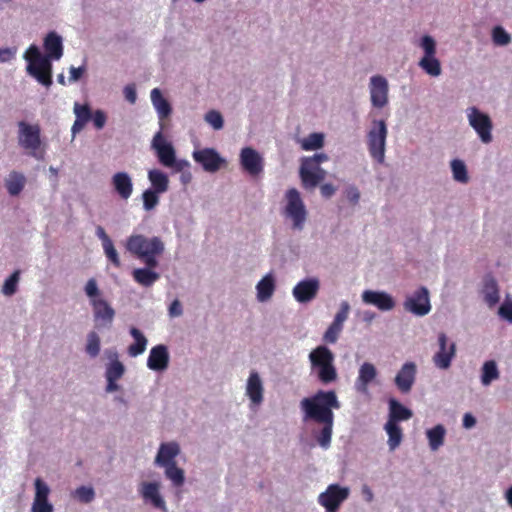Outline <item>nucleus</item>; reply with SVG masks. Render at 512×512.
Instances as JSON below:
<instances>
[{
  "label": "nucleus",
  "mask_w": 512,
  "mask_h": 512,
  "mask_svg": "<svg viewBox=\"0 0 512 512\" xmlns=\"http://www.w3.org/2000/svg\"><path fill=\"white\" fill-rule=\"evenodd\" d=\"M301 408L306 418L315 422L334 421L333 409L340 408L335 391L319 390L312 397L302 399Z\"/></svg>",
  "instance_id": "obj_1"
},
{
  "label": "nucleus",
  "mask_w": 512,
  "mask_h": 512,
  "mask_svg": "<svg viewBox=\"0 0 512 512\" xmlns=\"http://www.w3.org/2000/svg\"><path fill=\"white\" fill-rule=\"evenodd\" d=\"M126 249L149 268H156L158 266L157 257L163 253L164 244L159 237L147 238L144 235L136 234L128 237Z\"/></svg>",
  "instance_id": "obj_2"
},
{
  "label": "nucleus",
  "mask_w": 512,
  "mask_h": 512,
  "mask_svg": "<svg viewBox=\"0 0 512 512\" xmlns=\"http://www.w3.org/2000/svg\"><path fill=\"white\" fill-rule=\"evenodd\" d=\"M84 291L90 299V304L93 309L94 319L97 326L110 325L115 317V310L108 301L103 298L96 279H89L84 287Z\"/></svg>",
  "instance_id": "obj_3"
},
{
  "label": "nucleus",
  "mask_w": 512,
  "mask_h": 512,
  "mask_svg": "<svg viewBox=\"0 0 512 512\" xmlns=\"http://www.w3.org/2000/svg\"><path fill=\"white\" fill-rule=\"evenodd\" d=\"M28 62L27 72L45 87L52 85V64L48 57L43 56L36 45H31L24 54Z\"/></svg>",
  "instance_id": "obj_4"
},
{
  "label": "nucleus",
  "mask_w": 512,
  "mask_h": 512,
  "mask_svg": "<svg viewBox=\"0 0 512 512\" xmlns=\"http://www.w3.org/2000/svg\"><path fill=\"white\" fill-rule=\"evenodd\" d=\"M18 143L36 159H43L45 145L41 139L39 124H29L25 121L18 122Z\"/></svg>",
  "instance_id": "obj_5"
},
{
  "label": "nucleus",
  "mask_w": 512,
  "mask_h": 512,
  "mask_svg": "<svg viewBox=\"0 0 512 512\" xmlns=\"http://www.w3.org/2000/svg\"><path fill=\"white\" fill-rule=\"evenodd\" d=\"M309 359L313 368H317L318 379L328 384L337 379V371L333 365L334 355L326 346H318L310 354Z\"/></svg>",
  "instance_id": "obj_6"
},
{
  "label": "nucleus",
  "mask_w": 512,
  "mask_h": 512,
  "mask_svg": "<svg viewBox=\"0 0 512 512\" xmlns=\"http://www.w3.org/2000/svg\"><path fill=\"white\" fill-rule=\"evenodd\" d=\"M151 147L156 152L158 161L165 167L173 168L177 172H180L188 165L186 161H178L176 159L175 149L173 145L165 139L163 130L158 131L154 135Z\"/></svg>",
  "instance_id": "obj_7"
},
{
  "label": "nucleus",
  "mask_w": 512,
  "mask_h": 512,
  "mask_svg": "<svg viewBox=\"0 0 512 512\" xmlns=\"http://www.w3.org/2000/svg\"><path fill=\"white\" fill-rule=\"evenodd\" d=\"M387 127L384 120L373 121L372 128L368 132L367 142L371 157L378 163L384 161Z\"/></svg>",
  "instance_id": "obj_8"
},
{
  "label": "nucleus",
  "mask_w": 512,
  "mask_h": 512,
  "mask_svg": "<svg viewBox=\"0 0 512 512\" xmlns=\"http://www.w3.org/2000/svg\"><path fill=\"white\" fill-rule=\"evenodd\" d=\"M287 204L285 206V216L293 222V228L302 230L306 221L307 211L301 199L300 193L295 188H290L286 192Z\"/></svg>",
  "instance_id": "obj_9"
},
{
  "label": "nucleus",
  "mask_w": 512,
  "mask_h": 512,
  "mask_svg": "<svg viewBox=\"0 0 512 512\" xmlns=\"http://www.w3.org/2000/svg\"><path fill=\"white\" fill-rule=\"evenodd\" d=\"M348 487L339 484H330L326 490L318 496V502L326 512H338L341 504L349 497Z\"/></svg>",
  "instance_id": "obj_10"
},
{
  "label": "nucleus",
  "mask_w": 512,
  "mask_h": 512,
  "mask_svg": "<svg viewBox=\"0 0 512 512\" xmlns=\"http://www.w3.org/2000/svg\"><path fill=\"white\" fill-rule=\"evenodd\" d=\"M299 174L303 187L306 189L315 188L326 177V171L320 167V164H317L308 157L301 159Z\"/></svg>",
  "instance_id": "obj_11"
},
{
  "label": "nucleus",
  "mask_w": 512,
  "mask_h": 512,
  "mask_svg": "<svg viewBox=\"0 0 512 512\" xmlns=\"http://www.w3.org/2000/svg\"><path fill=\"white\" fill-rule=\"evenodd\" d=\"M403 306L406 311L416 316L427 315L431 310L428 289L423 286L418 288L405 299Z\"/></svg>",
  "instance_id": "obj_12"
},
{
  "label": "nucleus",
  "mask_w": 512,
  "mask_h": 512,
  "mask_svg": "<svg viewBox=\"0 0 512 512\" xmlns=\"http://www.w3.org/2000/svg\"><path fill=\"white\" fill-rule=\"evenodd\" d=\"M438 345L439 350L433 356V363L437 368L447 370L456 355V345L454 342L449 343L443 332L438 334Z\"/></svg>",
  "instance_id": "obj_13"
},
{
  "label": "nucleus",
  "mask_w": 512,
  "mask_h": 512,
  "mask_svg": "<svg viewBox=\"0 0 512 512\" xmlns=\"http://www.w3.org/2000/svg\"><path fill=\"white\" fill-rule=\"evenodd\" d=\"M469 124L477 132L483 143L492 141V121L490 117L479 111L476 107L470 108L468 114Z\"/></svg>",
  "instance_id": "obj_14"
},
{
  "label": "nucleus",
  "mask_w": 512,
  "mask_h": 512,
  "mask_svg": "<svg viewBox=\"0 0 512 512\" xmlns=\"http://www.w3.org/2000/svg\"><path fill=\"white\" fill-rule=\"evenodd\" d=\"M193 159L207 172H216L225 163V160L213 148L194 151Z\"/></svg>",
  "instance_id": "obj_15"
},
{
  "label": "nucleus",
  "mask_w": 512,
  "mask_h": 512,
  "mask_svg": "<svg viewBox=\"0 0 512 512\" xmlns=\"http://www.w3.org/2000/svg\"><path fill=\"white\" fill-rule=\"evenodd\" d=\"M350 311V305L347 301H343L339 311L336 313L333 322L329 325L324 333L323 340L326 343H336L340 333L343 330V324L347 320Z\"/></svg>",
  "instance_id": "obj_16"
},
{
  "label": "nucleus",
  "mask_w": 512,
  "mask_h": 512,
  "mask_svg": "<svg viewBox=\"0 0 512 512\" xmlns=\"http://www.w3.org/2000/svg\"><path fill=\"white\" fill-rule=\"evenodd\" d=\"M240 164L244 171L251 176H257L263 171V158L251 147H245L240 153Z\"/></svg>",
  "instance_id": "obj_17"
},
{
  "label": "nucleus",
  "mask_w": 512,
  "mask_h": 512,
  "mask_svg": "<svg viewBox=\"0 0 512 512\" xmlns=\"http://www.w3.org/2000/svg\"><path fill=\"white\" fill-rule=\"evenodd\" d=\"M388 82L381 75L372 76L370 79L371 102L374 107L383 108L388 102Z\"/></svg>",
  "instance_id": "obj_18"
},
{
  "label": "nucleus",
  "mask_w": 512,
  "mask_h": 512,
  "mask_svg": "<svg viewBox=\"0 0 512 512\" xmlns=\"http://www.w3.org/2000/svg\"><path fill=\"white\" fill-rule=\"evenodd\" d=\"M417 367L414 362H406L395 377V385L400 392L409 393L415 383Z\"/></svg>",
  "instance_id": "obj_19"
},
{
  "label": "nucleus",
  "mask_w": 512,
  "mask_h": 512,
  "mask_svg": "<svg viewBox=\"0 0 512 512\" xmlns=\"http://www.w3.org/2000/svg\"><path fill=\"white\" fill-rule=\"evenodd\" d=\"M364 303L373 305L381 311H390L395 307L393 297L383 291L365 290L362 293Z\"/></svg>",
  "instance_id": "obj_20"
},
{
  "label": "nucleus",
  "mask_w": 512,
  "mask_h": 512,
  "mask_svg": "<svg viewBox=\"0 0 512 512\" xmlns=\"http://www.w3.org/2000/svg\"><path fill=\"white\" fill-rule=\"evenodd\" d=\"M319 290V281L315 278L300 281L293 288V296L300 303H307L313 300Z\"/></svg>",
  "instance_id": "obj_21"
},
{
  "label": "nucleus",
  "mask_w": 512,
  "mask_h": 512,
  "mask_svg": "<svg viewBox=\"0 0 512 512\" xmlns=\"http://www.w3.org/2000/svg\"><path fill=\"white\" fill-rule=\"evenodd\" d=\"M169 365V353L165 345L154 346L149 353L147 366L153 371H163Z\"/></svg>",
  "instance_id": "obj_22"
},
{
  "label": "nucleus",
  "mask_w": 512,
  "mask_h": 512,
  "mask_svg": "<svg viewBox=\"0 0 512 512\" xmlns=\"http://www.w3.org/2000/svg\"><path fill=\"white\" fill-rule=\"evenodd\" d=\"M180 453V446L177 442H165L159 447L158 453L155 457V464L160 467H165L176 463L175 458Z\"/></svg>",
  "instance_id": "obj_23"
},
{
  "label": "nucleus",
  "mask_w": 512,
  "mask_h": 512,
  "mask_svg": "<svg viewBox=\"0 0 512 512\" xmlns=\"http://www.w3.org/2000/svg\"><path fill=\"white\" fill-rule=\"evenodd\" d=\"M111 183L115 192L121 199L127 200L130 198L133 193V182L127 172L115 173L112 176Z\"/></svg>",
  "instance_id": "obj_24"
},
{
  "label": "nucleus",
  "mask_w": 512,
  "mask_h": 512,
  "mask_svg": "<svg viewBox=\"0 0 512 512\" xmlns=\"http://www.w3.org/2000/svg\"><path fill=\"white\" fill-rule=\"evenodd\" d=\"M263 392L264 388L259 374L256 371H252L247 380L246 395L253 405L258 406L263 401Z\"/></svg>",
  "instance_id": "obj_25"
},
{
  "label": "nucleus",
  "mask_w": 512,
  "mask_h": 512,
  "mask_svg": "<svg viewBox=\"0 0 512 512\" xmlns=\"http://www.w3.org/2000/svg\"><path fill=\"white\" fill-rule=\"evenodd\" d=\"M140 493L145 500H148L152 505L159 509H165V501L159 493V483L157 482H143L141 484Z\"/></svg>",
  "instance_id": "obj_26"
},
{
  "label": "nucleus",
  "mask_w": 512,
  "mask_h": 512,
  "mask_svg": "<svg viewBox=\"0 0 512 512\" xmlns=\"http://www.w3.org/2000/svg\"><path fill=\"white\" fill-rule=\"evenodd\" d=\"M377 375L376 368L373 364L365 362L359 369V375L355 383L356 390L361 393H367L368 385L375 379Z\"/></svg>",
  "instance_id": "obj_27"
},
{
  "label": "nucleus",
  "mask_w": 512,
  "mask_h": 512,
  "mask_svg": "<svg viewBox=\"0 0 512 512\" xmlns=\"http://www.w3.org/2000/svg\"><path fill=\"white\" fill-rule=\"evenodd\" d=\"M151 101L158 113V117L160 120L161 130L164 129L163 121L169 117L172 112L171 105L169 102L163 97L161 91L158 88H154L151 91Z\"/></svg>",
  "instance_id": "obj_28"
},
{
  "label": "nucleus",
  "mask_w": 512,
  "mask_h": 512,
  "mask_svg": "<svg viewBox=\"0 0 512 512\" xmlns=\"http://www.w3.org/2000/svg\"><path fill=\"white\" fill-rule=\"evenodd\" d=\"M44 49L46 51V57L50 60H59L63 55L61 37L55 32H49L44 39Z\"/></svg>",
  "instance_id": "obj_29"
},
{
  "label": "nucleus",
  "mask_w": 512,
  "mask_h": 512,
  "mask_svg": "<svg viewBox=\"0 0 512 512\" xmlns=\"http://www.w3.org/2000/svg\"><path fill=\"white\" fill-rule=\"evenodd\" d=\"M34 485L35 497L32 508L53 507V505L48 501V496L50 493L49 486L39 477L35 479Z\"/></svg>",
  "instance_id": "obj_30"
},
{
  "label": "nucleus",
  "mask_w": 512,
  "mask_h": 512,
  "mask_svg": "<svg viewBox=\"0 0 512 512\" xmlns=\"http://www.w3.org/2000/svg\"><path fill=\"white\" fill-rule=\"evenodd\" d=\"M275 287L274 276L268 273L256 285L257 299L260 302L269 300L275 291Z\"/></svg>",
  "instance_id": "obj_31"
},
{
  "label": "nucleus",
  "mask_w": 512,
  "mask_h": 512,
  "mask_svg": "<svg viewBox=\"0 0 512 512\" xmlns=\"http://www.w3.org/2000/svg\"><path fill=\"white\" fill-rule=\"evenodd\" d=\"M152 269L148 266L134 269L132 272L134 281L144 287L152 286L160 278V275Z\"/></svg>",
  "instance_id": "obj_32"
},
{
  "label": "nucleus",
  "mask_w": 512,
  "mask_h": 512,
  "mask_svg": "<svg viewBox=\"0 0 512 512\" xmlns=\"http://www.w3.org/2000/svg\"><path fill=\"white\" fill-rule=\"evenodd\" d=\"M26 177L17 171H12L5 180V187L11 196H18L24 189Z\"/></svg>",
  "instance_id": "obj_33"
},
{
  "label": "nucleus",
  "mask_w": 512,
  "mask_h": 512,
  "mask_svg": "<svg viewBox=\"0 0 512 512\" xmlns=\"http://www.w3.org/2000/svg\"><path fill=\"white\" fill-rule=\"evenodd\" d=\"M389 419L388 422L397 423L399 421L408 420L412 417V411L395 399L389 401Z\"/></svg>",
  "instance_id": "obj_34"
},
{
  "label": "nucleus",
  "mask_w": 512,
  "mask_h": 512,
  "mask_svg": "<svg viewBox=\"0 0 512 512\" xmlns=\"http://www.w3.org/2000/svg\"><path fill=\"white\" fill-rule=\"evenodd\" d=\"M148 179L152 185V190L159 193H164L169 188L168 176L158 169H152L148 171Z\"/></svg>",
  "instance_id": "obj_35"
},
{
  "label": "nucleus",
  "mask_w": 512,
  "mask_h": 512,
  "mask_svg": "<svg viewBox=\"0 0 512 512\" xmlns=\"http://www.w3.org/2000/svg\"><path fill=\"white\" fill-rule=\"evenodd\" d=\"M130 334L134 338L135 342L128 347V354L131 357H137L145 351L147 346V339L136 327H132L130 329Z\"/></svg>",
  "instance_id": "obj_36"
},
{
  "label": "nucleus",
  "mask_w": 512,
  "mask_h": 512,
  "mask_svg": "<svg viewBox=\"0 0 512 512\" xmlns=\"http://www.w3.org/2000/svg\"><path fill=\"white\" fill-rule=\"evenodd\" d=\"M388 434V446L391 451L395 450L402 441V429L397 423L388 422L385 424Z\"/></svg>",
  "instance_id": "obj_37"
},
{
  "label": "nucleus",
  "mask_w": 512,
  "mask_h": 512,
  "mask_svg": "<svg viewBox=\"0 0 512 512\" xmlns=\"http://www.w3.org/2000/svg\"><path fill=\"white\" fill-rule=\"evenodd\" d=\"M445 428L442 425H436L427 431V438L431 450H438L444 443Z\"/></svg>",
  "instance_id": "obj_38"
},
{
  "label": "nucleus",
  "mask_w": 512,
  "mask_h": 512,
  "mask_svg": "<svg viewBox=\"0 0 512 512\" xmlns=\"http://www.w3.org/2000/svg\"><path fill=\"white\" fill-rule=\"evenodd\" d=\"M318 423L323 424V427L319 433L315 435V438L322 448L327 449L331 444L334 421H323Z\"/></svg>",
  "instance_id": "obj_39"
},
{
  "label": "nucleus",
  "mask_w": 512,
  "mask_h": 512,
  "mask_svg": "<svg viewBox=\"0 0 512 512\" xmlns=\"http://www.w3.org/2000/svg\"><path fill=\"white\" fill-rule=\"evenodd\" d=\"M419 66L430 76L437 77L441 74L440 61L435 56L422 57Z\"/></svg>",
  "instance_id": "obj_40"
},
{
  "label": "nucleus",
  "mask_w": 512,
  "mask_h": 512,
  "mask_svg": "<svg viewBox=\"0 0 512 512\" xmlns=\"http://www.w3.org/2000/svg\"><path fill=\"white\" fill-rule=\"evenodd\" d=\"M499 378V371L496 365V362L493 360L486 361L482 367V375L481 382L483 385L487 386L491 384L492 381Z\"/></svg>",
  "instance_id": "obj_41"
},
{
  "label": "nucleus",
  "mask_w": 512,
  "mask_h": 512,
  "mask_svg": "<svg viewBox=\"0 0 512 512\" xmlns=\"http://www.w3.org/2000/svg\"><path fill=\"white\" fill-rule=\"evenodd\" d=\"M165 476L171 480L175 487H180L184 484L185 475L183 469L177 467V464L165 466Z\"/></svg>",
  "instance_id": "obj_42"
},
{
  "label": "nucleus",
  "mask_w": 512,
  "mask_h": 512,
  "mask_svg": "<svg viewBox=\"0 0 512 512\" xmlns=\"http://www.w3.org/2000/svg\"><path fill=\"white\" fill-rule=\"evenodd\" d=\"M324 135L322 133H311L301 141V148L305 151H312L322 148Z\"/></svg>",
  "instance_id": "obj_43"
},
{
  "label": "nucleus",
  "mask_w": 512,
  "mask_h": 512,
  "mask_svg": "<svg viewBox=\"0 0 512 512\" xmlns=\"http://www.w3.org/2000/svg\"><path fill=\"white\" fill-rule=\"evenodd\" d=\"M20 270H15L4 282L1 292L5 296H12L17 292L20 281Z\"/></svg>",
  "instance_id": "obj_44"
},
{
  "label": "nucleus",
  "mask_w": 512,
  "mask_h": 512,
  "mask_svg": "<svg viewBox=\"0 0 512 512\" xmlns=\"http://www.w3.org/2000/svg\"><path fill=\"white\" fill-rule=\"evenodd\" d=\"M451 169L453 178L460 183H467L469 180L466 165L459 159H454L451 162Z\"/></svg>",
  "instance_id": "obj_45"
},
{
  "label": "nucleus",
  "mask_w": 512,
  "mask_h": 512,
  "mask_svg": "<svg viewBox=\"0 0 512 512\" xmlns=\"http://www.w3.org/2000/svg\"><path fill=\"white\" fill-rule=\"evenodd\" d=\"M87 354L95 358L100 352V337L94 331H91L87 336V343L85 348Z\"/></svg>",
  "instance_id": "obj_46"
},
{
  "label": "nucleus",
  "mask_w": 512,
  "mask_h": 512,
  "mask_svg": "<svg viewBox=\"0 0 512 512\" xmlns=\"http://www.w3.org/2000/svg\"><path fill=\"white\" fill-rule=\"evenodd\" d=\"M159 192L152 189H147L142 194L143 207L146 211L153 210L159 203Z\"/></svg>",
  "instance_id": "obj_47"
},
{
  "label": "nucleus",
  "mask_w": 512,
  "mask_h": 512,
  "mask_svg": "<svg viewBox=\"0 0 512 512\" xmlns=\"http://www.w3.org/2000/svg\"><path fill=\"white\" fill-rule=\"evenodd\" d=\"M124 365L119 360L112 361L106 370V379L119 380L124 374Z\"/></svg>",
  "instance_id": "obj_48"
},
{
  "label": "nucleus",
  "mask_w": 512,
  "mask_h": 512,
  "mask_svg": "<svg viewBox=\"0 0 512 512\" xmlns=\"http://www.w3.org/2000/svg\"><path fill=\"white\" fill-rule=\"evenodd\" d=\"M492 39L496 45L504 46L510 43V35L501 27L496 26L492 31Z\"/></svg>",
  "instance_id": "obj_49"
},
{
  "label": "nucleus",
  "mask_w": 512,
  "mask_h": 512,
  "mask_svg": "<svg viewBox=\"0 0 512 512\" xmlns=\"http://www.w3.org/2000/svg\"><path fill=\"white\" fill-rule=\"evenodd\" d=\"M205 121L210 124L215 130L223 128L224 120L220 112L216 110H210L205 115Z\"/></svg>",
  "instance_id": "obj_50"
},
{
  "label": "nucleus",
  "mask_w": 512,
  "mask_h": 512,
  "mask_svg": "<svg viewBox=\"0 0 512 512\" xmlns=\"http://www.w3.org/2000/svg\"><path fill=\"white\" fill-rule=\"evenodd\" d=\"M420 46L424 50L423 57L435 56L436 42L431 36H429V35L423 36L421 38Z\"/></svg>",
  "instance_id": "obj_51"
},
{
  "label": "nucleus",
  "mask_w": 512,
  "mask_h": 512,
  "mask_svg": "<svg viewBox=\"0 0 512 512\" xmlns=\"http://www.w3.org/2000/svg\"><path fill=\"white\" fill-rule=\"evenodd\" d=\"M74 113H75L77 119L84 121V122L90 121L91 117H92V111L88 104L82 105L79 103H75L74 104Z\"/></svg>",
  "instance_id": "obj_52"
},
{
  "label": "nucleus",
  "mask_w": 512,
  "mask_h": 512,
  "mask_svg": "<svg viewBox=\"0 0 512 512\" xmlns=\"http://www.w3.org/2000/svg\"><path fill=\"white\" fill-rule=\"evenodd\" d=\"M75 496L82 503H90L94 499L95 493L91 487L80 486L76 489Z\"/></svg>",
  "instance_id": "obj_53"
},
{
  "label": "nucleus",
  "mask_w": 512,
  "mask_h": 512,
  "mask_svg": "<svg viewBox=\"0 0 512 512\" xmlns=\"http://www.w3.org/2000/svg\"><path fill=\"white\" fill-rule=\"evenodd\" d=\"M104 253L107 257V259L117 268L121 266V261L119 258V255L114 247L113 242L109 244H105L103 246Z\"/></svg>",
  "instance_id": "obj_54"
},
{
  "label": "nucleus",
  "mask_w": 512,
  "mask_h": 512,
  "mask_svg": "<svg viewBox=\"0 0 512 512\" xmlns=\"http://www.w3.org/2000/svg\"><path fill=\"white\" fill-rule=\"evenodd\" d=\"M91 120L93 121V125L97 130H101L107 120V116L104 111L98 109L92 113Z\"/></svg>",
  "instance_id": "obj_55"
},
{
  "label": "nucleus",
  "mask_w": 512,
  "mask_h": 512,
  "mask_svg": "<svg viewBox=\"0 0 512 512\" xmlns=\"http://www.w3.org/2000/svg\"><path fill=\"white\" fill-rule=\"evenodd\" d=\"M345 195L347 200L353 205H356L360 199V192L355 186L348 187L345 191Z\"/></svg>",
  "instance_id": "obj_56"
},
{
  "label": "nucleus",
  "mask_w": 512,
  "mask_h": 512,
  "mask_svg": "<svg viewBox=\"0 0 512 512\" xmlns=\"http://www.w3.org/2000/svg\"><path fill=\"white\" fill-rule=\"evenodd\" d=\"M499 314L512 323V302H505L499 308Z\"/></svg>",
  "instance_id": "obj_57"
},
{
  "label": "nucleus",
  "mask_w": 512,
  "mask_h": 512,
  "mask_svg": "<svg viewBox=\"0 0 512 512\" xmlns=\"http://www.w3.org/2000/svg\"><path fill=\"white\" fill-rule=\"evenodd\" d=\"M124 96H125L126 100L129 101L130 103H135L136 98H137L135 87L133 85H127L124 88Z\"/></svg>",
  "instance_id": "obj_58"
},
{
  "label": "nucleus",
  "mask_w": 512,
  "mask_h": 512,
  "mask_svg": "<svg viewBox=\"0 0 512 512\" xmlns=\"http://www.w3.org/2000/svg\"><path fill=\"white\" fill-rule=\"evenodd\" d=\"M85 72V68L84 67H71L70 68V77H69V80L71 82H76L78 81L81 76L83 75V73Z\"/></svg>",
  "instance_id": "obj_59"
},
{
  "label": "nucleus",
  "mask_w": 512,
  "mask_h": 512,
  "mask_svg": "<svg viewBox=\"0 0 512 512\" xmlns=\"http://www.w3.org/2000/svg\"><path fill=\"white\" fill-rule=\"evenodd\" d=\"M15 56V50L10 48H0V62H8Z\"/></svg>",
  "instance_id": "obj_60"
},
{
  "label": "nucleus",
  "mask_w": 512,
  "mask_h": 512,
  "mask_svg": "<svg viewBox=\"0 0 512 512\" xmlns=\"http://www.w3.org/2000/svg\"><path fill=\"white\" fill-rule=\"evenodd\" d=\"M320 191L323 197L330 198L335 194L336 188L332 184L326 183L320 187Z\"/></svg>",
  "instance_id": "obj_61"
},
{
  "label": "nucleus",
  "mask_w": 512,
  "mask_h": 512,
  "mask_svg": "<svg viewBox=\"0 0 512 512\" xmlns=\"http://www.w3.org/2000/svg\"><path fill=\"white\" fill-rule=\"evenodd\" d=\"M96 235L102 241V246L112 242V240L107 235L106 231L104 230V228L102 226H97V228H96Z\"/></svg>",
  "instance_id": "obj_62"
},
{
  "label": "nucleus",
  "mask_w": 512,
  "mask_h": 512,
  "mask_svg": "<svg viewBox=\"0 0 512 512\" xmlns=\"http://www.w3.org/2000/svg\"><path fill=\"white\" fill-rule=\"evenodd\" d=\"M169 313L171 316H180L182 314V306L178 300H174L171 303L169 307Z\"/></svg>",
  "instance_id": "obj_63"
},
{
  "label": "nucleus",
  "mask_w": 512,
  "mask_h": 512,
  "mask_svg": "<svg viewBox=\"0 0 512 512\" xmlns=\"http://www.w3.org/2000/svg\"><path fill=\"white\" fill-rule=\"evenodd\" d=\"M476 424L475 417L470 414L466 413L463 417V426L467 429L472 428Z\"/></svg>",
  "instance_id": "obj_64"
}]
</instances>
